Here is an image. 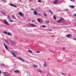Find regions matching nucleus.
Listing matches in <instances>:
<instances>
[{"instance_id": "1", "label": "nucleus", "mask_w": 76, "mask_h": 76, "mask_svg": "<svg viewBox=\"0 0 76 76\" xmlns=\"http://www.w3.org/2000/svg\"><path fill=\"white\" fill-rule=\"evenodd\" d=\"M33 13L34 15H38V12H37V11L35 10L34 11Z\"/></svg>"}, {"instance_id": "2", "label": "nucleus", "mask_w": 76, "mask_h": 76, "mask_svg": "<svg viewBox=\"0 0 76 76\" xmlns=\"http://www.w3.org/2000/svg\"><path fill=\"white\" fill-rule=\"evenodd\" d=\"M10 52L12 54V53H15V54H16L17 53L15 51V50H12L10 51Z\"/></svg>"}, {"instance_id": "3", "label": "nucleus", "mask_w": 76, "mask_h": 76, "mask_svg": "<svg viewBox=\"0 0 76 76\" xmlns=\"http://www.w3.org/2000/svg\"><path fill=\"white\" fill-rule=\"evenodd\" d=\"M4 23H5V25H9V24L7 22L6 20H4Z\"/></svg>"}, {"instance_id": "4", "label": "nucleus", "mask_w": 76, "mask_h": 76, "mask_svg": "<svg viewBox=\"0 0 76 76\" xmlns=\"http://www.w3.org/2000/svg\"><path fill=\"white\" fill-rule=\"evenodd\" d=\"M4 75V76H9V75L7 74H8V73L7 72H4L3 73Z\"/></svg>"}, {"instance_id": "5", "label": "nucleus", "mask_w": 76, "mask_h": 76, "mask_svg": "<svg viewBox=\"0 0 76 76\" xmlns=\"http://www.w3.org/2000/svg\"><path fill=\"white\" fill-rule=\"evenodd\" d=\"M30 27H35V25L34 24H30Z\"/></svg>"}, {"instance_id": "6", "label": "nucleus", "mask_w": 76, "mask_h": 76, "mask_svg": "<svg viewBox=\"0 0 76 76\" xmlns=\"http://www.w3.org/2000/svg\"><path fill=\"white\" fill-rule=\"evenodd\" d=\"M61 21H62V20H61V19H60V20L57 21L56 22L57 23H60Z\"/></svg>"}, {"instance_id": "7", "label": "nucleus", "mask_w": 76, "mask_h": 76, "mask_svg": "<svg viewBox=\"0 0 76 76\" xmlns=\"http://www.w3.org/2000/svg\"><path fill=\"white\" fill-rule=\"evenodd\" d=\"M4 45L6 49L7 50H8V48L7 47V46L5 44H4Z\"/></svg>"}, {"instance_id": "8", "label": "nucleus", "mask_w": 76, "mask_h": 76, "mask_svg": "<svg viewBox=\"0 0 76 76\" xmlns=\"http://www.w3.org/2000/svg\"><path fill=\"white\" fill-rule=\"evenodd\" d=\"M19 60H21V61H22L23 62H24V61H24V60L22 59V58H19Z\"/></svg>"}, {"instance_id": "9", "label": "nucleus", "mask_w": 76, "mask_h": 76, "mask_svg": "<svg viewBox=\"0 0 76 76\" xmlns=\"http://www.w3.org/2000/svg\"><path fill=\"white\" fill-rule=\"evenodd\" d=\"M5 42H6V43L7 44H8V45H10V44L9 43V42L7 41V40H5Z\"/></svg>"}, {"instance_id": "10", "label": "nucleus", "mask_w": 76, "mask_h": 76, "mask_svg": "<svg viewBox=\"0 0 76 76\" xmlns=\"http://www.w3.org/2000/svg\"><path fill=\"white\" fill-rule=\"evenodd\" d=\"M11 42L12 44L13 45H15V44H16V42L13 41H12Z\"/></svg>"}, {"instance_id": "11", "label": "nucleus", "mask_w": 76, "mask_h": 76, "mask_svg": "<svg viewBox=\"0 0 76 76\" xmlns=\"http://www.w3.org/2000/svg\"><path fill=\"white\" fill-rule=\"evenodd\" d=\"M14 73H19V71L18 70H16L14 72Z\"/></svg>"}, {"instance_id": "12", "label": "nucleus", "mask_w": 76, "mask_h": 76, "mask_svg": "<svg viewBox=\"0 0 76 76\" xmlns=\"http://www.w3.org/2000/svg\"><path fill=\"white\" fill-rule=\"evenodd\" d=\"M58 0H56L54 2V3L55 4H56V3H58Z\"/></svg>"}, {"instance_id": "13", "label": "nucleus", "mask_w": 76, "mask_h": 76, "mask_svg": "<svg viewBox=\"0 0 76 76\" xmlns=\"http://www.w3.org/2000/svg\"><path fill=\"white\" fill-rule=\"evenodd\" d=\"M18 15H20V16H23V14L20 12L18 13Z\"/></svg>"}, {"instance_id": "14", "label": "nucleus", "mask_w": 76, "mask_h": 76, "mask_svg": "<svg viewBox=\"0 0 76 76\" xmlns=\"http://www.w3.org/2000/svg\"><path fill=\"white\" fill-rule=\"evenodd\" d=\"M71 36V34H67V35H66V37L67 38H69V37H70V36Z\"/></svg>"}, {"instance_id": "15", "label": "nucleus", "mask_w": 76, "mask_h": 76, "mask_svg": "<svg viewBox=\"0 0 76 76\" xmlns=\"http://www.w3.org/2000/svg\"><path fill=\"white\" fill-rule=\"evenodd\" d=\"M12 55H13V56H14V57H16V55H15V53H12Z\"/></svg>"}, {"instance_id": "16", "label": "nucleus", "mask_w": 76, "mask_h": 76, "mask_svg": "<svg viewBox=\"0 0 76 76\" xmlns=\"http://www.w3.org/2000/svg\"><path fill=\"white\" fill-rule=\"evenodd\" d=\"M3 33H4V34H7V33L6 32V31H4Z\"/></svg>"}, {"instance_id": "17", "label": "nucleus", "mask_w": 76, "mask_h": 76, "mask_svg": "<svg viewBox=\"0 0 76 76\" xmlns=\"http://www.w3.org/2000/svg\"><path fill=\"white\" fill-rule=\"evenodd\" d=\"M1 66H4V64H0Z\"/></svg>"}, {"instance_id": "18", "label": "nucleus", "mask_w": 76, "mask_h": 76, "mask_svg": "<svg viewBox=\"0 0 76 76\" xmlns=\"http://www.w3.org/2000/svg\"><path fill=\"white\" fill-rule=\"evenodd\" d=\"M70 7H71V8H73V9H74V6L72 5V6H70Z\"/></svg>"}, {"instance_id": "19", "label": "nucleus", "mask_w": 76, "mask_h": 76, "mask_svg": "<svg viewBox=\"0 0 76 76\" xmlns=\"http://www.w3.org/2000/svg\"><path fill=\"white\" fill-rule=\"evenodd\" d=\"M43 15H44V16H45L46 17H47V15L45 13H43Z\"/></svg>"}, {"instance_id": "20", "label": "nucleus", "mask_w": 76, "mask_h": 76, "mask_svg": "<svg viewBox=\"0 0 76 76\" xmlns=\"http://www.w3.org/2000/svg\"><path fill=\"white\" fill-rule=\"evenodd\" d=\"M11 16L13 18V19H16V18H15V16H13V15H12Z\"/></svg>"}, {"instance_id": "21", "label": "nucleus", "mask_w": 76, "mask_h": 76, "mask_svg": "<svg viewBox=\"0 0 76 76\" xmlns=\"http://www.w3.org/2000/svg\"><path fill=\"white\" fill-rule=\"evenodd\" d=\"M7 35H9V36H11V35H11V34L9 33H7Z\"/></svg>"}, {"instance_id": "22", "label": "nucleus", "mask_w": 76, "mask_h": 76, "mask_svg": "<svg viewBox=\"0 0 76 76\" xmlns=\"http://www.w3.org/2000/svg\"><path fill=\"white\" fill-rule=\"evenodd\" d=\"M53 18L54 19V20H56V17L54 15L53 16Z\"/></svg>"}, {"instance_id": "23", "label": "nucleus", "mask_w": 76, "mask_h": 76, "mask_svg": "<svg viewBox=\"0 0 76 76\" xmlns=\"http://www.w3.org/2000/svg\"><path fill=\"white\" fill-rule=\"evenodd\" d=\"M39 72H40V73H42L43 72L41 71V70H40V69H39Z\"/></svg>"}, {"instance_id": "24", "label": "nucleus", "mask_w": 76, "mask_h": 76, "mask_svg": "<svg viewBox=\"0 0 76 76\" xmlns=\"http://www.w3.org/2000/svg\"><path fill=\"white\" fill-rule=\"evenodd\" d=\"M37 21L39 22H40V19L39 18L37 19Z\"/></svg>"}, {"instance_id": "25", "label": "nucleus", "mask_w": 76, "mask_h": 76, "mask_svg": "<svg viewBox=\"0 0 76 76\" xmlns=\"http://www.w3.org/2000/svg\"><path fill=\"white\" fill-rule=\"evenodd\" d=\"M28 51H29V53H32V51H31L30 50H29Z\"/></svg>"}, {"instance_id": "26", "label": "nucleus", "mask_w": 76, "mask_h": 76, "mask_svg": "<svg viewBox=\"0 0 76 76\" xmlns=\"http://www.w3.org/2000/svg\"><path fill=\"white\" fill-rule=\"evenodd\" d=\"M38 66H37V65H33V66L34 67H38Z\"/></svg>"}, {"instance_id": "27", "label": "nucleus", "mask_w": 76, "mask_h": 76, "mask_svg": "<svg viewBox=\"0 0 76 76\" xmlns=\"http://www.w3.org/2000/svg\"><path fill=\"white\" fill-rule=\"evenodd\" d=\"M38 2H39V3H42V1H41V0H39L38 1Z\"/></svg>"}, {"instance_id": "28", "label": "nucleus", "mask_w": 76, "mask_h": 76, "mask_svg": "<svg viewBox=\"0 0 76 76\" xmlns=\"http://www.w3.org/2000/svg\"><path fill=\"white\" fill-rule=\"evenodd\" d=\"M9 21H10V22H13V21L12 20L10 19L9 20Z\"/></svg>"}, {"instance_id": "29", "label": "nucleus", "mask_w": 76, "mask_h": 76, "mask_svg": "<svg viewBox=\"0 0 76 76\" xmlns=\"http://www.w3.org/2000/svg\"><path fill=\"white\" fill-rule=\"evenodd\" d=\"M42 27H43V28H45L46 27V26H45V25H44V26H42Z\"/></svg>"}, {"instance_id": "30", "label": "nucleus", "mask_w": 76, "mask_h": 76, "mask_svg": "<svg viewBox=\"0 0 76 76\" xmlns=\"http://www.w3.org/2000/svg\"><path fill=\"white\" fill-rule=\"evenodd\" d=\"M50 13H53V12H51V11L50 10Z\"/></svg>"}, {"instance_id": "31", "label": "nucleus", "mask_w": 76, "mask_h": 76, "mask_svg": "<svg viewBox=\"0 0 76 76\" xmlns=\"http://www.w3.org/2000/svg\"><path fill=\"white\" fill-rule=\"evenodd\" d=\"M40 52L39 51H37V52H36V53H39V52Z\"/></svg>"}, {"instance_id": "32", "label": "nucleus", "mask_w": 76, "mask_h": 76, "mask_svg": "<svg viewBox=\"0 0 76 76\" xmlns=\"http://www.w3.org/2000/svg\"><path fill=\"white\" fill-rule=\"evenodd\" d=\"M46 23H49V21H48V20L46 21Z\"/></svg>"}, {"instance_id": "33", "label": "nucleus", "mask_w": 76, "mask_h": 76, "mask_svg": "<svg viewBox=\"0 0 76 76\" xmlns=\"http://www.w3.org/2000/svg\"><path fill=\"white\" fill-rule=\"evenodd\" d=\"M44 67H46V64H45L44 65Z\"/></svg>"}, {"instance_id": "34", "label": "nucleus", "mask_w": 76, "mask_h": 76, "mask_svg": "<svg viewBox=\"0 0 76 76\" xmlns=\"http://www.w3.org/2000/svg\"><path fill=\"white\" fill-rule=\"evenodd\" d=\"M14 7H17L15 5H14Z\"/></svg>"}, {"instance_id": "35", "label": "nucleus", "mask_w": 76, "mask_h": 76, "mask_svg": "<svg viewBox=\"0 0 76 76\" xmlns=\"http://www.w3.org/2000/svg\"><path fill=\"white\" fill-rule=\"evenodd\" d=\"M61 74L62 75H66V74H64V73H62Z\"/></svg>"}, {"instance_id": "36", "label": "nucleus", "mask_w": 76, "mask_h": 76, "mask_svg": "<svg viewBox=\"0 0 76 76\" xmlns=\"http://www.w3.org/2000/svg\"><path fill=\"white\" fill-rule=\"evenodd\" d=\"M65 10L66 11H69V10H68V9H66Z\"/></svg>"}, {"instance_id": "37", "label": "nucleus", "mask_w": 76, "mask_h": 76, "mask_svg": "<svg viewBox=\"0 0 76 76\" xmlns=\"http://www.w3.org/2000/svg\"><path fill=\"white\" fill-rule=\"evenodd\" d=\"M10 6H12L13 4H10Z\"/></svg>"}, {"instance_id": "38", "label": "nucleus", "mask_w": 76, "mask_h": 76, "mask_svg": "<svg viewBox=\"0 0 76 76\" xmlns=\"http://www.w3.org/2000/svg\"><path fill=\"white\" fill-rule=\"evenodd\" d=\"M74 16H76V14H74Z\"/></svg>"}, {"instance_id": "39", "label": "nucleus", "mask_w": 76, "mask_h": 76, "mask_svg": "<svg viewBox=\"0 0 76 76\" xmlns=\"http://www.w3.org/2000/svg\"><path fill=\"white\" fill-rule=\"evenodd\" d=\"M61 19L63 20H64V18H63V17H61Z\"/></svg>"}, {"instance_id": "40", "label": "nucleus", "mask_w": 76, "mask_h": 76, "mask_svg": "<svg viewBox=\"0 0 76 76\" xmlns=\"http://www.w3.org/2000/svg\"><path fill=\"white\" fill-rule=\"evenodd\" d=\"M31 10H34V9L32 8L31 9Z\"/></svg>"}, {"instance_id": "41", "label": "nucleus", "mask_w": 76, "mask_h": 76, "mask_svg": "<svg viewBox=\"0 0 76 76\" xmlns=\"http://www.w3.org/2000/svg\"><path fill=\"white\" fill-rule=\"evenodd\" d=\"M0 74H1V71L0 70Z\"/></svg>"}, {"instance_id": "42", "label": "nucleus", "mask_w": 76, "mask_h": 76, "mask_svg": "<svg viewBox=\"0 0 76 76\" xmlns=\"http://www.w3.org/2000/svg\"><path fill=\"white\" fill-rule=\"evenodd\" d=\"M39 16H41V14L40 13H39Z\"/></svg>"}, {"instance_id": "43", "label": "nucleus", "mask_w": 76, "mask_h": 76, "mask_svg": "<svg viewBox=\"0 0 76 76\" xmlns=\"http://www.w3.org/2000/svg\"><path fill=\"white\" fill-rule=\"evenodd\" d=\"M63 49L64 50H65V48H63Z\"/></svg>"}, {"instance_id": "44", "label": "nucleus", "mask_w": 76, "mask_h": 76, "mask_svg": "<svg viewBox=\"0 0 76 76\" xmlns=\"http://www.w3.org/2000/svg\"><path fill=\"white\" fill-rule=\"evenodd\" d=\"M72 0L75 1V0H70V1H72Z\"/></svg>"}, {"instance_id": "45", "label": "nucleus", "mask_w": 76, "mask_h": 76, "mask_svg": "<svg viewBox=\"0 0 76 76\" xmlns=\"http://www.w3.org/2000/svg\"><path fill=\"white\" fill-rule=\"evenodd\" d=\"M32 22H34V20H32Z\"/></svg>"}, {"instance_id": "46", "label": "nucleus", "mask_w": 76, "mask_h": 76, "mask_svg": "<svg viewBox=\"0 0 76 76\" xmlns=\"http://www.w3.org/2000/svg\"><path fill=\"white\" fill-rule=\"evenodd\" d=\"M45 64H46V62H45Z\"/></svg>"}, {"instance_id": "47", "label": "nucleus", "mask_w": 76, "mask_h": 76, "mask_svg": "<svg viewBox=\"0 0 76 76\" xmlns=\"http://www.w3.org/2000/svg\"><path fill=\"white\" fill-rule=\"evenodd\" d=\"M15 5H12V6H13V7H14V6Z\"/></svg>"}, {"instance_id": "48", "label": "nucleus", "mask_w": 76, "mask_h": 76, "mask_svg": "<svg viewBox=\"0 0 76 76\" xmlns=\"http://www.w3.org/2000/svg\"><path fill=\"white\" fill-rule=\"evenodd\" d=\"M9 17H9V15H8V18H9Z\"/></svg>"}, {"instance_id": "49", "label": "nucleus", "mask_w": 76, "mask_h": 76, "mask_svg": "<svg viewBox=\"0 0 76 76\" xmlns=\"http://www.w3.org/2000/svg\"><path fill=\"white\" fill-rule=\"evenodd\" d=\"M9 19H10V17H9Z\"/></svg>"}, {"instance_id": "50", "label": "nucleus", "mask_w": 76, "mask_h": 76, "mask_svg": "<svg viewBox=\"0 0 76 76\" xmlns=\"http://www.w3.org/2000/svg\"><path fill=\"white\" fill-rule=\"evenodd\" d=\"M3 0V1H4V0Z\"/></svg>"}, {"instance_id": "51", "label": "nucleus", "mask_w": 76, "mask_h": 76, "mask_svg": "<svg viewBox=\"0 0 76 76\" xmlns=\"http://www.w3.org/2000/svg\"><path fill=\"white\" fill-rule=\"evenodd\" d=\"M20 1H21V0H20Z\"/></svg>"}, {"instance_id": "52", "label": "nucleus", "mask_w": 76, "mask_h": 76, "mask_svg": "<svg viewBox=\"0 0 76 76\" xmlns=\"http://www.w3.org/2000/svg\"><path fill=\"white\" fill-rule=\"evenodd\" d=\"M47 76H48V75Z\"/></svg>"}, {"instance_id": "53", "label": "nucleus", "mask_w": 76, "mask_h": 76, "mask_svg": "<svg viewBox=\"0 0 76 76\" xmlns=\"http://www.w3.org/2000/svg\"><path fill=\"white\" fill-rule=\"evenodd\" d=\"M75 65H76V64H75Z\"/></svg>"}]
</instances>
